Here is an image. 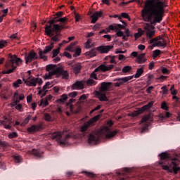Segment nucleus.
<instances>
[{
	"label": "nucleus",
	"instance_id": "bb28decb",
	"mask_svg": "<svg viewBox=\"0 0 180 180\" xmlns=\"http://www.w3.org/2000/svg\"><path fill=\"white\" fill-rule=\"evenodd\" d=\"M144 57H146V53L140 54L137 57V63H139V64H143L145 61H147V59L144 58Z\"/></svg>",
	"mask_w": 180,
	"mask_h": 180
},
{
	"label": "nucleus",
	"instance_id": "6ab92c4d",
	"mask_svg": "<svg viewBox=\"0 0 180 180\" xmlns=\"http://www.w3.org/2000/svg\"><path fill=\"white\" fill-rule=\"evenodd\" d=\"M97 95H98V99H99V101H101V102H109V99L106 96L105 92H102L100 91V92H98L97 94Z\"/></svg>",
	"mask_w": 180,
	"mask_h": 180
},
{
	"label": "nucleus",
	"instance_id": "c756f323",
	"mask_svg": "<svg viewBox=\"0 0 180 180\" xmlns=\"http://www.w3.org/2000/svg\"><path fill=\"white\" fill-rule=\"evenodd\" d=\"M63 29H67L65 25H59L58 24L53 25V30L56 32H60V30H63Z\"/></svg>",
	"mask_w": 180,
	"mask_h": 180
},
{
	"label": "nucleus",
	"instance_id": "a878e982",
	"mask_svg": "<svg viewBox=\"0 0 180 180\" xmlns=\"http://www.w3.org/2000/svg\"><path fill=\"white\" fill-rule=\"evenodd\" d=\"M31 153L35 157H37V158H41L43 157V153L37 149H32Z\"/></svg>",
	"mask_w": 180,
	"mask_h": 180
},
{
	"label": "nucleus",
	"instance_id": "79ce46f5",
	"mask_svg": "<svg viewBox=\"0 0 180 180\" xmlns=\"http://www.w3.org/2000/svg\"><path fill=\"white\" fill-rule=\"evenodd\" d=\"M131 70V66H124L122 68V72L126 74L127 72H130Z\"/></svg>",
	"mask_w": 180,
	"mask_h": 180
},
{
	"label": "nucleus",
	"instance_id": "9d476101",
	"mask_svg": "<svg viewBox=\"0 0 180 180\" xmlns=\"http://www.w3.org/2000/svg\"><path fill=\"white\" fill-rule=\"evenodd\" d=\"M115 67L113 65H109L108 66L105 65H101L97 68L94 70V71L91 75V78H93L94 79H98V77H96V73L98 71H103V72H106V71H110Z\"/></svg>",
	"mask_w": 180,
	"mask_h": 180
},
{
	"label": "nucleus",
	"instance_id": "c03bdc74",
	"mask_svg": "<svg viewBox=\"0 0 180 180\" xmlns=\"http://www.w3.org/2000/svg\"><path fill=\"white\" fill-rule=\"evenodd\" d=\"M53 47H54V43L52 42L49 46H46V53H49V51H51Z\"/></svg>",
	"mask_w": 180,
	"mask_h": 180
},
{
	"label": "nucleus",
	"instance_id": "58836bf2",
	"mask_svg": "<svg viewBox=\"0 0 180 180\" xmlns=\"http://www.w3.org/2000/svg\"><path fill=\"white\" fill-rule=\"evenodd\" d=\"M8 46V42L6 40L1 39L0 40V49H4Z\"/></svg>",
	"mask_w": 180,
	"mask_h": 180
},
{
	"label": "nucleus",
	"instance_id": "9b49d317",
	"mask_svg": "<svg viewBox=\"0 0 180 180\" xmlns=\"http://www.w3.org/2000/svg\"><path fill=\"white\" fill-rule=\"evenodd\" d=\"M153 105H154V102L150 101L147 105L143 106L140 110L131 112L129 114V116H131V117H137V116H139V115H141V113H144L146 110H148V109H151V108H153Z\"/></svg>",
	"mask_w": 180,
	"mask_h": 180
},
{
	"label": "nucleus",
	"instance_id": "f3484780",
	"mask_svg": "<svg viewBox=\"0 0 180 180\" xmlns=\"http://www.w3.org/2000/svg\"><path fill=\"white\" fill-rule=\"evenodd\" d=\"M113 83L112 82H102L101 86L100 89L101 92H108L110 88H112V85Z\"/></svg>",
	"mask_w": 180,
	"mask_h": 180
},
{
	"label": "nucleus",
	"instance_id": "a211bd4d",
	"mask_svg": "<svg viewBox=\"0 0 180 180\" xmlns=\"http://www.w3.org/2000/svg\"><path fill=\"white\" fill-rule=\"evenodd\" d=\"M102 16V11H96L93 15H91V22L96 23L98 19Z\"/></svg>",
	"mask_w": 180,
	"mask_h": 180
},
{
	"label": "nucleus",
	"instance_id": "a18cd8bd",
	"mask_svg": "<svg viewBox=\"0 0 180 180\" xmlns=\"http://www.w3.org/2000/svg\"><path fill=\"white\" fill-rule=\"evenodd\" d=\"M122 18H124V19H128V20L130 22L131 20V18H130V15L127 14V13H122L121 14Z\"/></svg>",
	"mask_w": 180,
	"mask_h": 180
},
{
	"label": "nucleus",
	"instance_id": "cd10ccee",
	"mask_svg": "<svg viewBox=\"0 0 180 180\" xmlns=\"http://www.w3.org/2000/svg\"><path fill=\"white\" fill-rule=\"evenodd\" d=\"M87 57H90L92 58V57H96V49H93L90 51H88L86 53Z\"/></svg>",
	"mask_w": 180,
	"mask_h": 180
},
{
	"label": "nucleus",
	"instance_id": "864d4df0",
	"mask_svg": "<svg viewBox=\"0 0 180 180\" xmlns=\"http://www.w3.org/2000/svg\"><path fill=\"white\" fill-rule=\"evenodd\" d=\"M161 108L163 109V110H168V105H167L166 102H162L161 104Z\"/></svg>",
	"mask_w": 180,
	"mask_h": 180
},
{
	"label": "nucleus",
	"instance_id": "4d7b16f0",
	"mask_svg": "<svg viewBox=\"0 0 180 180\" xmlns=\"http://www.w3.org/2000/svg\"><path fill=\"white\" fill-rule=\"evenodd\" d=\"M101 108H102V106L101 105H97L96 108H94V109H92L90 112V115H92V113H94V112H96V110H99V109H101Z\"/></svg>",
	"mask_w": 180,
	"mask_h": 180
},
{
	"label": "nucleus",
	"instance_id": "de8ad7c7",
	"mask_svg": "<svg viewBox=\"0 0 180 180\" xmlns=\"http://www.w3.org/2000/svg\"><path fill=\"white\" fill-rule=\"evenodd\" d=\"M83 174H85L89 178H95V174L93 172H83Z\"/></svg>",
	"mask_w": 180,
	"mask_h": 180
},
{
	"label": "nucleus",
	"instance_id": "8fccbe9b",
	"mask_svg": "<svg viewBox=\"0 0 180 180\" xmlns=\"http://www.w3.org/2000/svg\"><path fill=\"white\" fill-rule=\"evenodd\" d=\"M53 96L49 95L46 97V106L49 105V101H53Z\"/></svg>",
	"mask_w": 180,
	"mask_h": 180
},
{
	"label": "nucleus",
	"instance_id": "a19ab883",
	"mask_svg": "<svg viewBox=\"0 0 180 180\" xmlns=\"http://www.w3.org/2000/svg\"><path fill=\"white\" fill-rule=\"evenodd\" d=\"M169 116H171V113L167 112L164 115H160V119H162V120H165V119H168Z\"/></svg>",
	"mask_w": 180,
	"mask_h": 180
},
{
	"label": "nucleus",
	"instance_id": "09e8293b",
	"mask_svg": "<svg viewBox=\"0 0 180 180\" xmlns=\"http://www.w3.org/2000/svg\"><path fill=\"white\" fill-rule=\"evenodd\" d=\"M60 39H61V37L58 34H56L51 38V40L52 41H60Z\"/></svg>",
	"mask_w": 180,
	"mask_h": 180
},
{
	"label": "nucleus",
	"instance_id": "7c9ffc66",
	"mask_svg": "<svg viewBox=\"0 0 180 180\" xmlns=\"http://www.w3.org/2000/svg\"><path fill=\"white\" fill-rule=\"evenodd\" d=\"M39 54L40 58H42L44 61H46V49H44L43 51L41 49H39Z\"/></svg>",
	"mask_w": 180,
	"mask_h": 180
},
{
	"label": "nucleus",
	"instance_id": "aec40b11",
	"mask_svg": "<svg viewBox=\"0 0 180 180\" xmlns=\"http://www.w3.org/2000/svg\"><path fill=\"white\" fill-rule=\"evenodd\" d=\"M147 122H153V117H151V115L143 116L142 117L141 123H143V124H146V126H148V124H147Z\"/></svg>",
	"mask_w": 180,
	"mask_h": 180
},
{
	"label": "nucleus",
	"instance_id": "6e6d98bb",
	"mask_svg": "<svg viewBox=\"0 0 180 180\" xmlns=\"http://www.w3.org/2000/svg\"><path fill=\"white\" fill-rule=\"evenodd\" d=\"M172 95H176V90H175V86L172 85L170 88Z\"/></svg>",
	"mask_w": 180,
	"mask_h": 180
},
{
	"label": "nucleus",
	"instance_id": "4468645a",
	"mask_svg": "<svg viewBox=\"0 0 180 180\" xmlns=\"http://www.w3.org/2000/svg\"><path fill=\"white\" fill-rule=\"evenodd\" d=\"M39 58V56L34 51H30V53L25 56V63L29 64V63H32L34 60H37Z\"/></svg>",
	"mask_w": 180,
	"mask_h": 180
},
{
	"label": "nucleus",
	"instance_id": "603ef678",
	"mask_svg": "<svg viewBox=\"0 0 180 180\" xmlns=\"http://www.w3.org/2000/svg\"><path fill=\"white\" fill-rule=\"evenodd\" d=\"M18 134L16 132H12L8 134V139H16Z\"/></svg>",
	"mask_w": 180,
	"mask_h": 180
},
{
	"label": "nucleus",
	"instance_id": "1a4fd4ad",
	"mask_svg": "<svg viewBox=\"0 0 180 180\" xmlns=\"http://www.w3.org/2000/svg\"><path fill=\"white\" fill-rule=\"evenodd\" d=\"M150 41V44H152V47H161L162 49L167 47V41L161 36L151 39Z\"/></svg>",
	"mask_w": 180,
	"mask_h": 180
},
{
	"label": "nucleus",
	"instance_id": "3c124183",
	"mask_svg": "<svg viewBox=\"0 0 180 180\" xmlns=\"http://www.w3.org/2000/svg\"><path fill=\"white\" fill-rule=\"evenodd\" d=\"M0 146L4 147V148H6V147L9 146V143L6 141H0Z\"/></svg>",
	"mask_w": 180,
	"mask_h": 180
},
{
	"label": "nucleus",
	"instance_id": "6e6552de",
	"mask_svg": "<svg viewBox=\"0 0 180 180\" xmlns=\"http://www.w3.org/2000/svg\"><path fill=\"white\" fill-rule=\"evenodd\" d=\"M49 137H51L52 140H56L60 146H67L68 144V139H70L71 136L69 134L65 135L63 133L61 134L60 132H53L50 134Z\"/></svg>",
	"mask_w": 180,
	"mask_h": 180
},
{
	"label": "nucleus",
	"instance_id": "2eb2a0df",
	"mask_svg": "<svg viewBox=\"0 0 180 180\" xmlns=\"http://www.w3.org/2000/svg\"><path fill=\"white\" fill-rule=\"evenodd\" d=\"M113 49V45L100 46L96 47V49L100 54H106Z\"/></svg>",
	"mask_w": 180,
	"mask_h": 180
},
{
	"label": "nucleus",
	"instance_id": "f8f14e48",
	"mask_svg": "<svg viewBox=\"0 0 180 180\" xmlns=\"http://www.w3.org/2000/svg\"><path fill=\"white\" fill-rule=\"evenodd\" d=\"M23 81L27 86H36L37 84H39V85L43 84V80L41 79L30 77H28L26 80L23 79Z\"/></svg>",
	"mask_w": 180,
	"mask_h": 180
},
{
	"label": "nucleus",
	"instance_id": "b1692460",
	"mask_svg": "<svg viewBox=\"0 0 180 180\" xmlns=\"http://www.w3.org/2000/svg\"><path fill=\"white\" fill-rule=\"evenodd\" d=\"M39 130H40V126L39 125L34 124L27 128L28 133H34V131H39Z\"/></svg>",
	"mask_w": 180,
	"mask_h": 180
},
{
	"label": "nucleus",
	"instance_id": "5701e85b",
	"mask_svg": "<svg viewBox=\"0 0 180 180\" xmlns=\"http://www.w3.org/2000/svg\"><path fill=\"white\" fill-rule=\"evenodd\" d=\"M13 158L15 164H21V162H23V158H22L19 154L13 155Z\"/></svg>",
	"mask_w": 180,
	"mask_h": 180
},
{
	"label": "nucleus",
	"instance_id": "37998d69",
	"mask_svg": "<svg viewBox=\"0 0 180 180\" xmlns=\"http://www.w3.org/2000/svg\"><path fill=\"white\" fill-rule=\"evenodd\" d=\"M53 58H54V57H57V56H58L59 53H60V48H58L57 49H53Z\"/></svg>",
	"mask_w": 180,
	"mask_h": 180
},
{
	"label": "nucleus",
	"instance_id": "e433bc0d",
	"mask_svg": "<svg viewBox=\"0 0 180 180\" xmlns=\"http://www.w3.org/2000/svg\"><path fill=\"white\" fill-rule=\"evenodd\" d=\"M19 85H22V79H18L13 83L14 88H19Z\"/></svg>",
	"mask_w": 180,
	"mask_h": 180
},
{
	"label": "nucleus",
	"instance_id": "680f3d73",
	"mask_svg": "<svg viewBox=\"0 0 180 180\" xmlns=\"http://www.w3.org/2000/svg\"><path fill=\"white\" fill-rule=\"evenodd\" d=\"M75 22H79V20H81V15H79V14L75 13Z\"/></svg>",
	"mask_w": 180,
	"mask_h": 180
},
{
	"label": "nucleus",
	"instance_id": "0eeeda50",
	"mask_svg": "<svg viewBox=\"0 0 180 180\" xmlns=\"http://www.w3.org/2000/svg\"><path fill=\"white\" fill-rule=\"evenodd\" d=\"M144 72V68H140L137 69L136 74L134 76H128V77H124L122 78H117L115 79L113 81L114 82V86L119 87L121 86V85H124L127 82H129L131 79H133V77L134 78H140L141 75H143Z\"/></svg>",
	"mask_w": 180,
	"mask_h": 180
},
{
	"label": "nucleus",
	"instance_id": "412c9836",
	"mask_svg": "<svg viewBox=\"0 0 180 180\" xmlns=\"http://www.w3.org/2000/svg\"><path fill=\"white\" fill-rule=\"evenodd\" d=\"M72 68L75 74H79V72H81L82 66L81 65V63H76V64L72 65Z\"/></svg>",
	"mask_w": 180,
	"mask_h": 180
},
{
	"label": "nucleus",
	"instance_id": "bf43d9fd",
	"mask_svg": "<svg viewBox=\"0 0 180 180\" xmlns=\"http://www.w3.org/2000/svg\"><path fill=\"white\" fill-rule=\"evenodd\" d=\"M163 95H167L168 94V89H167V86H164L161 88Z\"/></svg>",
	"mask_w": 180,
	"mask_h": 180
},
{
	"label": "nucleus",
	"instance_id": "4c0bfd02",
	"mask_svg": "<svg viewBox=\"0 0 180 180\" xmlns=\"http://www.w3.org/2000/svg\"><path fill=\"white\" fill-rule=\"evenodd\" d=\"M13 97L16 98V100L14 101L15 105H18V103L20 102V100L19 99V93L15 92Z\"/></svg>",
	"mask_w": 180,
	"mask_h": 180
},
{
	"label": "nucleus",
	"instance_id": "f257e3e1",
	"mask_svg": "<svg viewBox=\"0 0 180 180\" xmlns=\"http://www.w3.org/2000/svg\"><path fill=\"white\" fill-rule=\"evenodd\" d=\"M99 117L96 116L85 122L84 124L80 127V131L83 134L84 137H88V141L89 144H96L101 139H113L117 134V130L112 131L109 127H103L100 131L94 133L91 131V127L94 126L96 122H98Z\"/></svg>",
	"mask_w": 180,
	"mask_h": 180
},
{
	"label": "nucleus",
	"instance_id": "c85d7f7f",
	"mask_svg": "<svg viewBox=\"0 0 180 180\" xmlns=\"http://www.w3.org/2000/svg\"><path fill=\"white\" fill-rule=\"evenodd\" d=\"M63 15H64V13L62 11L56 13L55 18H53V20H51V23L53 24L57 20V19L61 18V16H63Z\"/></svg>",
	"mask_w": 180,
	"mask_h": 180
},
{
	"label": "nucleus",
	"instance_id": "423d86ee",
	"mask_svg": "<svg viewBox=\"0 0 180 180\" xmlns=\"http://www.w3.org/2000/svg\"><path fill=\"white\" fill-rule=\"evenodd\" d=\"M8 62L6 63V68H12L3 71V74H12L15 68H18V65H19V63H22V59L18 58V56L12 54L8 55Z\"/></svg>",
	"mask_w": 180,
	"mask_h": 180
},
{
	"label": "nucleus",
	"instance_id": "69168bd1",
	"mask_svg": "<svg viewBox=\"0 0 180 180\" xmlns=\"http://www.w3.org/2000/svg\"><path fill=\"white\" fill-rule=\"evenodd\" d=\"M85 99H86V95H85V94H82V95L79 97V100L80 101V102H84V101H85Z\"/></svg>",
	"mask_w": 180,
	"mask_h": 180
},
{
	"label": "nucleus",
	"instance_id": "f704fd0d",
	"mask_svg": "<svg viewBox=\"0 0 180 180\" xmlns=\"http://www.w3.org/2000/svg\"><path fill=\"white\" fill-rule=\"evenodd\" d=\"M6 90L2 89L0 93V96L1 99H5L6 101H8V96H6Z\"/></svg>",
	"mask_w": 180,
	"mask_h": 180
},
{
	"label": "nucleus",
	"instance_id": "774afa93",
	"mask_svg": "<svg viewBox=\"0 0 180 180\" xmlns=\"http://www.w3.org/2000/svg\"><path fill=\"white\" fill-rule=\"evenodd\" d=\"M153 89H154V86H149V87L146 89L147 94H151V91H153Z\"/></svg>",
	"mask_w": 180,
	"mask_h": 180
},
{
	"label": "nucleus",
	"instance_id": "13d9d810",
	"mask_svg": "<svg viewBox=\"0 0 180 180\" xmlns=\"http://www.w3.org/2000/svg\"><path fill=\"white\" fill-rule=\"evenodd\" d=\"M46 34L47 36H53V32L49 30V26H46Z\"/></svg>",
	"mask_w": 180,
	"mask_h": 180
},
{
	"label": "nucleus",
	"instance_id": "2f4dec72",
	"mask_svg": "<svg viewBox=\"0 0 180 180\" xmlns=\"http://www.w3.org/2000/svg\"><path fill=\"white\" fill-rule=\"evenodd\" d=\"M67 99H68V96H67V94H63L60 98L57 101V102L58 103H64V102H65Z\"/></svg>",
	"mask_w": 180,
	"mask_h": 180
},
{
	"label": "nucleus",
	"instance_id": "39448f33",
	"mask_svg": "<svg viewBox=\"0 0 180 180\" xmlns=\"http://www.w3.org/2000/svg\"><path fill=\"white\" fill-rule=\"evenodd\" d=\"M141 13L143 20L144 22H148L150 23V24H146L148 27H150L152 30H154V29H155V27L154 26H155L157 23H161V22H162V18H164V13H165V8H163V13L162 14V18L159 20H155V17L154 15H152V16L150 15H151V13H153V11L150 10L148 11L147 14H143L144 13H143V9H142Z\"/></svg>",
	"mask_w": 180,
	"mask_h": 180
},
{
	"label": "nucleus",
	"instance_id": "4be33fe9",
	"mask_svg": "<svg viewBox=\"0 0 180 180\" xmlns=\"http://www.w3.org/2000/svg\"><path fill=\"white\" fill-rule=\"evenodd\" d=\"M72 89H84V83L82 82H76L72 85Z\"/></svg>",
	"mask_w": 180,
	"mask_h": 180
},
{
	"label": "nucleus",
	"instance_id": "473e14b6",
	"mask_svg": "<svg viewBox=\"0 0 180 180\" xmlns=\"http://www.w3.org/2000/svg\"><path fill=\"white\" fill-rule=\"evenodd\" d=\"M32 120V115H28L22 122V124H20V126H22V127H25V125L27 124V123H29V121Z\"/></svg>",
	"mask_w": 180,
	"mask_h": 180
},
{
	"label": "nucleus",
	"instance_id": "0e129e2a",
	"mask_svg": "<svg viewBox=\"0 0 180 180\" xmlns=\"http://www.w3.org/2000/svg\"><path fill=\"white\" fill-rule=\"evenodd\" d=\"M68 96H70V98H75V96H77V91L70 93Z\"/></svg>",
	"mask_w": 180,
	"mask_h": 180
},
{
	"label": "nucleus",
	"instance_id": "5fc2aeb1",
	"mask_svg": "<svg viewBox=\"0 0 180 180\" xmlns=\"http://www.w3.org/2000/svg\"><path fill=\"white\" fill-rule=\"evenodd\" d=\"M162 72L166 75H169V70L167 69V68H162Z\"/></svg>",
	"mask_w": 180,
	"mask_h": 180
},
{
	"label": "nucleus",
	"instance_id": "e2e57ef3",
	"mask_svg": "<svg viewBox=\"0 0 180 180\" xmlns=\"http://www.w3.org/2000/svg\"><path fill=\"white\" fill-rule=\"evenodd\" d=\"M116 34H117V36L118 37H122V36H123L124 34L123 33V31L119 30L118 32H117Z\"/></svg>",
	"mask_w": 180,
	"mask_h": 180
},
{
	"label": "nucleus",
	"instance_id": "f03ea898",
	"mask_svg": "<svg viewBox=\"0 0 180 180\" xmlns=\"http://www.w3.org/2000/svg\"><path fill=\"white\" fill-rule=\"evenodd\" d=\"M164 8H167L165 1L161 0H146L143 8V15H147L148 11L152 13L149 16H154L155 20H160L164 13Z\"/></svg>",
	"mask_w": 180,
	"mask_h": 180
},
{
	"label": "nucleus",
	"instance_id": "dca6fc26",
	"mask_svg": "<svg viewBox=\"0 0 180 180\" xmlns=\"http://www.w3.org/2000/svg\"><path fill=\"white\" fill-rule=\"evenodd\" d=\"M38 95L41 98L39 106H43V108L46 107V98H44V96H46V84L44 85L42 89L39 91Z\"/></svg>",
	"mask_w": 180,
	"mask_h": 180
},
{
	"label": "nucleus",
	"instance_id": "7ed1b4c3",
	"mask_svg": "<svg viewBox=\"0 0 180 180\" xmlns=\"http://www.w3.org/2000/svg\"><path fill=\"white\" fill-rule=\"evenodd\" d=\"M159 157H160L159 164L162 165L165 171L178 174V171H179V167H178V165H179L178 155H176L175 158H172L168 153L163 152L159 155Z\"/></svg>",
	"mask_w": 180,
	"mask_h": 180
},
{
	"label": "nucleus",
	"instance_id": "393cba45",
	"mask_svg": "<svg viewBox=\"0 0 180 180\" xmlns=\"http://www.w3.org/2000/svg\"><path fill=\"white\" fill-rule=\"evenodd\" d=\"M145 30H146V37H149V39H153L154 37V34H155V30H151L147 27H145Z\"/></svg>",
	"mask_w": 180,
	"mask_h": 180
},
{
	"label": "nucleus",
	"instance_id": "20e7f679",
	"mask_svg": "<svg viewBox=\"0 0 180 180\" xmlns=\"http://www.w3.org/2000/svg\"><path fill=\"white\" fill-rule=\"evenodd\" d=\"M56 65H48L46 67V70L49 73L46 75V79H50L53 75H62L63 79H68L69 75L67 70H64L62 68H56Z\"/></svg>",
	"mask_w": 180,
	"mask_h": 180
},
{
	"label": "nucleus",
	"instance_id": "c9c22d12",
	"mask_svg": "<svg viewBox=\"0 0 180 180\" xmlns=\"http://www.w3.org/2000/svg\"><path fill=\"white\" fill-rule=\"evenodd\" d=\"M161 54V50L156 49L153 51V58H157Z\"/></svg>",
	"mask_w": 180,
	"mask_h": 180
},
{
	"label": "nucleus",
	"instance_id": "338daca9",
	"mask_svg": "<svg viewBox=\"0 0 180 180\" xmlns=\"http://www.w3.org/2000/svg\"><path fill=\"white\" fill-rule=\"evenodd\" d=\"M109 30H117L116 25H110L108 27Z\"/></svg>",
	"mask_w": 180,
	"mask_h": 180
},
{
	"label": "nucleus",
	"instance_id": "052dcab7",
	"mask_svg": "<svg viewBox=\"0 0 180 180\" xmlns=\"http://www.w3.org/2000/svg\"><path fill=\"white\" fill-rule=\"evenodd\" d=\"M92 41L91 39H89L86 42V49H91V43Z\"/></svg>",
	"mask_w": 180,
	"mask_h": 180
},
{
	"label": "nucleus",
	"instance_id": "49530a36",
	"mask_svg": "<svg viewBox=\"0 0 180 180\" xmlns=\"http://www.w3.org/2000/svg\"><path fill=\"white\" fill-rule=\"evenodd\" d=\"M12 122H10L9 124H6V122H4L3 126L4 127V129H6L7 130H11L12 129Z\"/></svg>",
	"mask_w": 180,
	"mask_h": 180
},
{
	"label": "nucleus",
	"instance_id": "72a5a7b5",
	"mask_svg": "<svg viewBox=\"0 0 180 180\" xmlns=\"http://www.w3.org/2000/svg\"><path fill=\"white\" fill-rule=\"evenodd\" d=\"M58 22H60V23H67V22H68V18H67V17L57 18L54 23H58Z\"/></svg>",
	"mask_w": 180,
	"mask_h": 180
},
{
	"label": "nucleus",
	"instance_id": "ea45409f",
	"mask_svg": "<svg viewBox=\"0 0 180 180\" xmlns=\"http://www.w3.org/2000/svg\"><path fill=\"white\" fill-rule=\"evenodd\" d=\"M87 85H89L90 86H94V85H96V82L92 79H90L87 80L86 82Z\"/></svg>",
	"mask_w": 180,
	"mask_h": 180
},
{
	"label": "nucleus",
	"instance_id": "ddd939ff",
	"mask_svg": "<svg viewBox=\"0 0 180 180\" xmlns=\"http://www.w3.org/2000/svg\"><path fill=\"white\" fill-rule=\"evenodd\" d=\"M74 46H75V42H72L67 48L66 50L68 51L74 52L73 57H79V56H81L82 49L81 48H74Z\"/></svg>",
	"mask_w": 180,
	"mask_h": 180
}]
</instances>
